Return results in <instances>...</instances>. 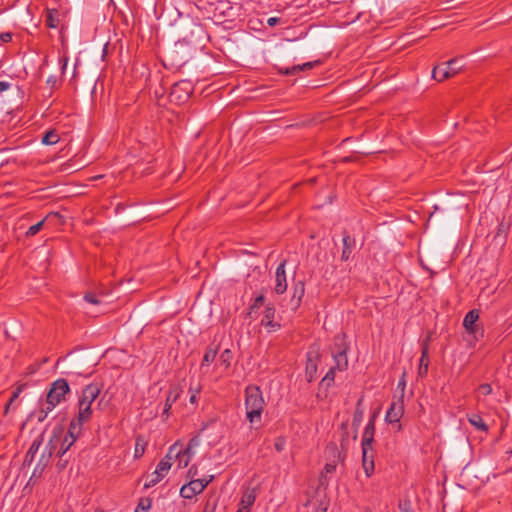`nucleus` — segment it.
Masks as SVG:
<instances>
[{"mask_svg": "<svg viewBox=\"0 0 512 512\" xmlns=\"http://www.w3.org/2000/svg\"><path fill=\"white\" fill-rule=\"evenodd\" d=\"M68 60H69V58H68L66 55L62 56V57L59 59V62H60V64H61V70H62V72H64V71L66 70V68H67Z\"/></svg>", "mask_w": 512, "mask_h": 512, "instance_id": "4c0bfd02", "label": "nucleus"}, {"mask_svg": "<svg viewBox=\"0 0 512 512\" xmlns=\"http://www.w3.org/2000/svg\"><path fill=\"white\" fill-rule=\"evenodd\" d=\"M82 428L83 426L71 421L69 424L68 432L63 439H61V437L58 434H53V436L56 437L53 441V449H55L56 446L60 444V447L57 450V455L60 458H62L66 454V452L71 448V446L82 434Z\"/></svg>", "mask_w": 512, "mask_h": 512, "instance_id": "423d86ee", "label": "nucleus"}, {"mask_svg": "<svg viewBox=\"0 0 512 512\" xmlns=\"http://www.w3.org/2000/svg\"><path fill=\"white\" fill-rule=\"evenodd\" d=\"M353 245H354V240L349 235H346L343 237V250H342V254H341V259L343 261H347L350 258Z\"/></svg>", "mask_w": 512, "mask_h": 512, "instance_id": "4be33fe9", "label": "nucleus"}, {"mask_svg": "<svg viewBox=\"0 0 512 512\" xmlns=\"http://www.w3.org/2000/svg\"><path fill=\"white\" fill-rule=\"evenodd\" d=\"M199 442H200V441H199L198 437H194V438H192V439L189 441V443H188V445H187V446H189V447H191L192 449H194V448H196V447L199 445Z\"/></svg>", "mask_w": 512, "mask_h": 512, "instance_id": "c03bdc74", "label": "nucleus"}, {"mask_svg": "<svg viewBox=\"0 0 512 512\" xmlns=\"http://www.w3.org/2000/svg\"><path fill=\"white\" fill-rule=\"evenodd\" d=\"M335 468H336V465H335V464H332V463H327V464L325 465V471H326L327 473H332V472H334V471H335Z\"/></svg>", "mask_w": 512, "mask_h": 512, "instance_id": "de8ad7c7", "label": "nucleus"}, {"mask_svg": "<svg viewBox=\"0 0 512 512\" xmlns=\"http://www.w3.org/2000/svg\"><path fill=\"white\" fill-rule=\"evenodd\" d=\"M152 501L149 498H141L134 512H148L151 508Z\"/></svg>", "mask_w": 512, "mask_h": 512, "instance_id": "c85d7f7f", "label": "nucleus"}, {"mask_svg": "<svg viewBox=\"0 0 512 512\" xmlns=\"http://www.w3.org/2000/svg\"><path fill=\"white\" fill-rule=\"evenodd\" d=\"M60 140V137L58 133L54 130L48 131L42 138V143L45 145H54L58 143Z\"/></svg>", "mask_w": 512, "mask_h": 512, "instance_id": "a878e982", "label": "nucleus"}, {"mask_svg": "<svg viewBox=\"0 0 512 512\" xmlns=\"http://www.w3.org/2000/svg\"><path fill=\"white\" fill-rule=\"evenodd\" d=\"M317 63L318 62H306L302 65H294L290 68H286L284 73L285 74H296L298 72L313 68Z\"/></svg>", "mask_w": 512, "mask_h": 512, "instance_id": "5701e85b", "label": "nucleus"}, {"mask_svg": "<svg viewBox=\"0 0 512 512\" xmlns=\"http://www.w3.org/2000/svg\"><path fill=\"white\" fill-rule=\"evenodd\" d=\"M11 87V84L6 81H0V93L8 90Z\"/></svg>", "mask_w": 512, "mask_h": 512, "instance_id": "37998d69", "label": "nucleus"}, {"mask_svg": "<svg viewBox=\"0 0 512 512\" xmlns=\"http://www.w3.org/2000/svg\"><path fill=\"white\" fill-rule=\"evenodd\" d=\"M84 300L92 305H101L103 303L102 298L93 292L86 293Z\"/></svg>", "mask_w": 512, "mask_h": 512, "instance_id": "c756f323", "label": "nucleus"}, {"mask_svg": "<svg viewBox=\"0 0 512 512\" xmlns=\"http://www.w3.org/2000/svg\"><path fill=\"white\" fill-rule=\"evenodd\" d=\"M217 355V349L209 347L202 359L201 367L209 366L212 362H214Z\"/></svg>", "mask_w": 512, "mask_h": 512, "instance_id": "b1692460", "label": "nucleus"}, {"mask_svg": "<svg viewBox=\"0 0 512 512\" xmlns=\"http://www.w3.org/2000/svg\"><path fill=\"white\" fill-rule=\"evenodd\" d=\"M429 357H428V341H425L422 346L421 358L419 361L418 374L424 377L428 372Z\"/></svg>", "mask_w": 512, "mask_h": 512, "instance_id": "f3484780", "label": "nucleus"}, {"mask_svg": "<svg viewBox=\"0 0 512 512\" xmlns=\"http://www.w3.org/2000/svg\"><path fill=\"white\" fill-rule=\"evenodd\" d=\"M11 38H12V35H11V33H8V32L7 33H2L0 35V39L2 41H4V42H9L11 40Z\"/></svg>", "mask_w": 512, "mask_h": 512, "instance_id": "49530a36", "label": "nucleus"}, {"mask_svg": "<svg viewBox=\"0 0 512 512\" xmlns=\"http://www.w3.org/2000/svg\"><path fill=\"white\" fill-rule=\"evenodd\" d=\"M232 359L233 354L230 349H225L219 357L220 364L223 365L225 369L230 367Z\"/></svg>", "mask_w": 512, "mask_h": 512, "instance_id": "bb28decb", "label": "nucleus"}, {"mask_svg": "<svg viewBox=\"0 0 512 512\" xmlns=\"http://www.w3.org/2000/svg\"><path fill=\"white\" fill-rule=\"evenodd\" d=\"M306 372L309 374V381H311L313 374L316 372V364L311 359L308 360Z\"/></svg>", "mask_w": 512, "mask_h": 512, "instance_id": "72a5a7b5", "label": "nucleus"}, {"mask_svg": "<svg viewBox=\"0 0 512 512\" xmlns=\"http://www.w3.org/2000/svg\"><path fill=\"white\" fill-rule=\"evenodd\" d=\"M23 386H19L15 389V391L12 393V396L5 407V414H7L12 407V404L14 401L19 397L20 393L22 392Z\"/></svg>", "mask_w": 512, "mask_h": 512, "instance_id": "7c9ffc66", "label": "nucleus"}, {"mask_svg": "<svg viewBox=\"0 0 512 512\" xmlns=\"http://www.w3.org/2000/svg\"><path fill=\"white\" fill-rule=\"evenodd\" d=\"M197 475V468L195 466L190 467L188 470V477L193 479Z\"/></svg>", "mask_w": 512, "mask_h": 512, "instance_id": "09e8293b", "label": "nucleus"}, {"mask_svg": "<svg viewBox=\"0 0 512 512\" xmlns=\"http://www.w3.org/2000/svg\"><path fill=\"white\" fill-rule=\"evenodd\" d=\"M479 391H480V393H481V394H483V395H489V394H491V393H492V387H491V385H490V384H487V383H485V384H481V385L479 386Z\"/></svg>", "mask_w": 512, "mask_h": 512, "instance_id": "f704fd0d", "label": "nucleus"}, {"mask_svg": "<svg viewBox=\"0 0 512 512\" xmlns=\"http://www.w3.org/2000/svg\"><path fill=\"white\" fill-rule=\"evenodd\" d=\"M212 479L213 476H210L209 479H191L188 484H185L181 487V497L185 499H192L197 494H200L212 481Z\"/></svg>", "mask_w": 512, "mask_h": 512, "instance_id": "1a4fd4ad", "label": "nucleus"}, {"mask_svg": "<svg viewBox=\"0 0 512 512\" xmlns=\"http://www.w3.org/2000/svg\"><path fill=\"white\" fill-rule=\"evenodd\" d=\"M263 303H264V296L260 295V296L255 298V301L251 305L250 309L251 310L258 309Z\"/></svg>", "mask_w": 512, "mask_h": 512, "instance_id": "c9c22d12", "label": "nucleus"}, {"mask_svg": "<svg viewBox=\"0 0 512 512\" xmlns=\"http://www.w3.org/2000/svg\"><path fill=\"white\" fill-rule=\"evenodd\" d=\"M285 445H286V439L284 437L280 436L275 439L274 447L277 452L283 451L285 448Z\"/></svg>", "mask_w": 512, "mask_h": 512, "instance_id": "473e14b6", "label": "nucleus"}, {"mask_svg": "<svg viewBox=\"0 0 512 512\" xmlns=\"http://www.w3.org/2000/svg\"><path fill=\"white\" fill-rule=\"evenodd\" d=\"M44 222H45V219H43L40 222H38V223L32 225L31 227H29V229L26 232V235L28 237L36 235L42 229V227L44 225Z\"/></svg>", "mask_w": 512, "mask_h": 512, "instance_id": "2f4dec72", "label": "nucleus"}, {"mask_svg": "<svg viewBox=\"0 0 512 512\" xmlns=\"http://www.w3.org/2000/svg\"><path fill=\"white\" fill-rule=\"evenodd\" d=\"M305 288L304 283L302 281H298L293 286V297H292V304L296 308L300 305V302L304 296Z\"/></svg>", "mask_w": 512, "mask_h": 512, "instance_id": "aec40b11", "label": "nucleus"}, {"mask_svg": "<svg viewBox=\"0 0 512 512\" xmlns=\"http://www.w3.org/2000/svg\"><path fill=\"white\" fill-rule=\"evenodd\" d=\"M468 421L469 423L474 426L477 430L487 432L488 426L483 421L482 417L478 414L472 413L468 415Z\"/></svg>", "mask_w": 512, "mask_h": 512, "instance_id": "412c9836", "label": "nucleus"}, {"mask_svg": "<svg viewBox=\"0 0 512 512\" xmlns=\"http://www.w3.org/2000/svg\"><path fill=\"white\" fill-rule=\"evenodd\" d=\"M175 452V448H169L167 454L160 460L155 471L147 475L146 481L144 484L145 488H151L158 484L169 472L172 466V462L174 459V455H177Z\"/></svg>", "mask_w": 512, "mask_h": 512, "instance_id": "0eeeda50", "label": "nucleus"}, {"mask_svg": "<svg viewBox=\"0 0 512 512\" xmlns=\"http://www.w3.org/2000/svg\"><path fill=\"white\" fill-rule=\"evenodd\" d=\"M178 90H183L186 93V98L189 97L191 93V84L188 81H182L180 83H177L173 86L171 91V96H175L178 92Z\"/></svg>", "mask_w": 512, "mask_h": 512, "instance_id": "393cba45", "label": "nucleus"}, {"mask_svg": "<svg viewBox=\"0 0 512 512\" xmlns=\"http://www.w3.org/2000/svg\"><path fill=\"white\" fill-rule=\"evenodd\" d=\"M182 454L185 455V456H189L190 459L193 458L195 452H194V449H192L191 447L187 446L185 449H182Z\"/></svg>", "mask_w": 512, "mask_h": 512, "instance_id": "58836bf2", "label": "nucleus"}, {"mask_svg": "<svg viewBox=\"0 0 512 512\" xmlns=\"http://www.w3.org/2000/svg\"><path fill=\"white\" fill-rule=\"evenodd\" d=\"M257 497L255 489H246L243 492L242 498L239 503V507L247 511H250L251 506L254 504Z\"/></svg>", "mask_w": 512, "mask_h": 512, "instance_id": "dca6fc26", "label": "nucleus"}, {"mask_svg": "<svg viewBox=\"0 0 512 512\" xmlns=\"http://www.w3.org/2000/svg\"><path fill=\"white\" fill-rule=\"evenodd\" d=\"M404 413L403 395L397 400L393 401L386 412L385 420L388 423H398Z\"/></svg>", "mask_w": 512, "mask_h": 512, "instance_id": "9d476101", "label": "nucleus"}, {"mask_svg": "<svg viewBox=\"0 0 512 512\" xmlns=\"http://www.w3.org/2000/svg\"><path fill=\"white\" fill-rule=\"evenodd\" d=\"M58 12L56 10H49L46 17V24L50 28H56L58 25L57 19Z\"/></svg>", "mask_w": 512, "mask_h": 512, "instance_id": "cd10ccee", "label": "nucleus"}, {"mask_svg": "<svg viewBox=\"0 0 512 512\" xmlns=\"http://www.w3.org/2000/svg\"><path fill=\"white\" fill-rule=\"evenodd\" d=\"M66 464H67V461L65 460L63 462H60L59 466H60V468H65Z\"/></svg>", "mask_w": 512, "mask_h": 512, "instance_id": "3c124183", "label": "nucleus"}, {"mask_svg": "<svg viewBox=\"0 0 512 512\" xmlns=\"http://www.w3.org/2000/svg\"><path fill=\"white\" fill-rule=\"evenodd\" d=\"M374 433H375V424H374V418H371L369 422L367 423L363 436H362V448H372V443L374 440Z\"/></svg>", "mask_w": 512, "mask_h": 512, "instance_id": "4468645a", "label": "nucleus"}, {"mask_svg": "<svg viewBox=\"0 0 512 512\" xmlns=\"http://www.w3.org/2000/svg\"><path fill=\"white\" fill-rule=\"evenodd\" d=\"M70 392V387L65 379H57L51 384L47 393L46 401L38 414V420L43 421L47 415L54 410L62 401H65L66 395Z\"/></svg>", "mask_w": 512, "mask_h": 512, "instance_id": "7ed1b4c3", "label": "nucleus"}, {"mask_svg": "<svg viewBox=\"0 0 512 512\" xmlns=\"http://www.w3.org/2000/svg\"><path fill=\"white\" fill-rule=\"evenodd\" d=\"M190 392H191V396H190V402L192 404L196 403V399H197V394L199 393V390L198 389H192L190 388Z\"/></svg>", "mask_w": 512, "mask_h": 512, "instance_id": "a19ab883", "label": "nucleus"}, {"mask_svg": "<svg viewBox=\"0 0 512 512\" xmlns=\"http://www.w3.org/2000/svg\"><path fill=\"white\" fill-rule=\"evenodd\" d=\"M143 453H144V447L143 446L140 447L139 443L137 442L136 447H135V456L139 457Z\"/></svg>", "mask_w": 512, "mask_h": 512, "instance_id": "a18cd8bd", "label": "nucleus"}, {"mask_svg": "<svg viewBox=\"0 0 512 512\" xmlns=\"http://www.w3.org/2000/svg\"><path fill=\"white\" fill-rule=\"evenodd\" d=\"M280 22V18L278 17H270L268 20H267V24L271 27L277 25L278 23Z\"/></svg>", "mask_w": 512, "mask_h": 512, "instance_id": "79ce46f5", "label": "nucleus"}, {"mask_svg": "<svg viewBox=\"0 0 512 512\" xmlns=\"http://www.w3.org/2000/svg\"><path fill=\"white\" fill-rule=\"evenodd\" d=\"M349 347L346 342V337L344 334H339L335 337L334 348L332 351V356L334 359V365L329 369L326 373L322 382L330 384L334 381L335 371H344L348 367V358L347 351Z\"/></svg>", "mask_w": 512, "mask_h": 512, "instance_id": "20e7f679", "label": "nucleus"}, {"mask_svg": "<svg viewBox=\"0 0 512 512\" xmlns=\"http://www.w3.org/2000/svg\"><path fill=\"white\" fill-rule=\"evenodd\" d=\"M101 387L97 383H91L82 389L77 403V413L71 420L81 426L89 422L93 415L92 404L99 397Z\"/></svg>", "mask_w": 512, "mask_h": 512, "instance_id": "f03ea898", "label": "nucleus"}, {"mask_svg": "<svg viewBox=\"0 0 512 512\" xmlns=\"http://www.w3.org/2000/svg\"><path fill=\"white\" fill-rule=\"evenodd\" d=\"M55 438V436H52L49 443L44 447H42L43 439L41 435L32 442L24 459V464L26 465H31L33 462H36L31 478L40 477L45 468L49 465L54 450L53 441Z\"/></svg>", "mask_w": 512, "mask_h": 512, "instance_id": "f257e3e1", "label": "nucleus"}, {"mask_svg": "<svg viewBox=\"0 0 512 512\" xmlns=\"http://www.w3.org/2000/svg\"><path fill=\"white\" fill-rule=\"evenodd\" d=\"M245 408L247 419L253 423L259 421L264 409V399L259 387L250 385L245 390Z\"/></svg>", "mask_w": 512, "mask_h": 512, "instance_id": "39448f33", "label": "nucleus"}, {"mask_svg": "<svg viewBox=\"0 0 512 512\" xmlns=\"http://www.w3.org/2000/svg\"><path fill=\"white\" fill-rule=\"evenodd\" d=\"M479 318V314L476 310L469 311L463 320V326L467 330V332L474 334L477 331L476 322Z\"/></svg>", "mask_w": 512, "mask_h": 512, "instance_id": "2eb2a0df", "label": "nucleus"}, {"mask_svg": "<svg viewBox=\"0 0 512 512\" xmlns=\"http://www.w3.org/2000/svg\"><path fill=\"white\" fill-rule=\"evenodd\" d=\"M236 512H249V511H247V510H245V509H243V510H242V508H240V507H239V508H238V510H237Z\"/></svg>", "mask_w": 512, "mask_h": 512, "instance_id": "603ef678", "label": "nucleus"}, {"mask_svg": "<svg viewBox=\"0 0 512 512\" xmlns=\"http://www.w3.org/2000/svg\"><path fill=\"white\" fill-rule=\"evenodd\" d=\"M362 466L366 476L370 477L375 468L372 448H362Z\"/></svg>", "mask_w": 512, "mask_h": 512, "instance_id": "ddd939ff", "label": "nucleus"}, {"mask_svg": "<svg viewBox=\"0 0 512 512\" xmlns=\"http://www.w3.org/2000/svg\"><path fill=\"white\" fill-rule=\"evenodd\" d=\"M462 58H453L435 66L432 70V77L438 82L452 78L463 69Z\"/></svg>", "mask_w": 512, "mask_h": 512, "instance_id": "6e6552de", "label": "nucleus"}, {"mask_svg": "<svg viewBox=\"0 0 512 512\" xmlns=\"http://www.w3.org/2000/svg\"><path fill=\"white\" fill-rule=\"evenodd\" d=\"M285 264L286 261L281 262L275 272L274 292L279 295L283 294L287 290Z\"/></svg>", "mask_w": 512, "mask_h": 512, "instance_id": "9b49d317", "label": "nucleus"}, {"mask_svg": "<svg viewBox=\"0 0 512 512\" xmlns=\"http://www.w3.org/2000/svg\"><path fill=\"white\" fill-rule=\"evenodd\" d=\"M170 448H175L174 453L178 454L174 455L173 459L177 461V467L180 469L186 468L192 459H190L189 456H185L182 454V446H179L177 443H175Z\"/></svg>", "mask_w": 512, "mask_h": 512, "instance_id": "6ab92c4d", "label": "nucleus"}, {"mask_svg": "<svg viewBox=\"0 0 512 512\" xmlns=\"http://www.w3.org/2000/svg\"><path fill=\"white\" fill-rule=\"evenodd\" d=\"M327 507H328V505L326 502H321V507L314 512H326Z\"/></svg>", "mask_w": 512, "mask_h": 512, "instance_id": "8fccbe9b", "label": "nucleus"}, {"mask_svg": "<svg viewBox=\"0 0 512 512\" xmlns=\"http://www.w3.org/2000/svg\"><path fill=\"white\" fill-rule=\"evenodd\" d=\"M181 390L177 386H173L169 389L168 395L166 397V402L163 409V414L168 415L172 405L178 400L180 397Z\"/></svg>", "mask_w": 512, "mask_h": 512, "instance_id": "a211bd4d", "label": "nucleus"}, {"mask_svg": "<svg viewBox=\"0 0 512 512\" xmlns=\"http://www.w3.org/2000/svg\"><path fill=\"white\" fill-rule=\"evenodd\" d=\"M405 377H406V375H405V373H403L402 377L400 378L399 383H398V388L401 389L402 393L404 392L405 387H406V379H405Z\"/></svg>", "mask_w": 512, "mask_h": 512, "instance_id": "ea45409f", "label": "nucleus"}, {"mask_svg": "<svg viewBox=\"0 0 512 512\" xmlns=\"http://www.w3.org/2000/svg\"><path fill=\"white\" fill-rule=\"evenodd\" d=\"M275 308L272 304H267L264 310V315L261 324L268 329V332H274L280 328V324L274 321Z\"/></svg>", "mask_w": 512, "mask_h": 512, "instance_id": "f8f14e48", "label": "nucleus"}, {"mask_svg": "<svg viewBox=\"0 0 512 512\" xmlns=\"http://www.w3.org/2000/svg\"><path fill=\"white\" fill-rule=\"evenodd\" d=\"M363 417V411L357 409L354 414L353 423L354 425H359Z\"/></svg>", "mask_w": 512, "mask_h": 512, "instance_id": "e433bc0d", "label": "nucleus"}]
</instances>
